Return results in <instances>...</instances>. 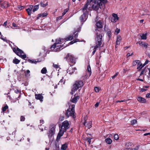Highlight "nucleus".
Returning <instances> with one entry per match:
<instances>
[{
	"label": "nucleus",
	"instance_id": "36",
	"mask_svg": "<svg viewBox=\"0 0 150 150\" xmlns=\"http://www.w3.org/2000/svg\"><path fill=\"white\" fill-rule=\"evenodd\" d=\"M47 70L45 67H44L41 70V73L42 74H45L47 73Z\"/></svg>",
	"mask_w": 150,
	"mask_h": 150
},
{
	"label": "nucleus",
	"instance_id": "1",
	"mask_svg": "<svg viewBox=\"0 0 150 150\" xmlns=\"http://www.w3.org/2000/svg\"><path fill=\"white\" fill-rule=\"evenodd\" d=\"M62 39L59 38L58 39H56L55 42L50 47L51 50H53L55 52H58L63 48L67 47L68 45H64V44L62 45H57L58 44H62V42H63L64 40H62Z\"/></svg>",
	"mask_w": 150,
	"mask_h": 150
},
{
	"label": "nucleus",
	"instance_id": "10",
	"mask_svg": "<svg viewBox=\"0 0 150 150\" xmlns=\"http://www.w3.org/2000/svg\"><path fill=\"white\" fill-rule=\"evenodd\" d=\"M92 1H93V0L92 1L91 0H87L86 4L85 5L84 7L83 8L82 10L83 12H84L85 11V12H86L88 13V11L87 10L88 6L89 5L91 6V2Z\"/></svg>",
	"mask_w": 150,
	"mask_h": 150
},
{
	"label": "nucleus",
	"instance_id": "40",
	"mask_svg": "<svg viewBox=\"0 0 150 150\" xmlns=\"http://www.w3.org/2000/svg\"><path fill=\"white\" fill-rule=\"evenodd\" d=\"M26 10L29 16H30L31 14V11L29 9L27 8L26 9Z\"/></svg>",
	"mask_w": 150,
	"mask_h": 150
},
{
	"label": "nucleus",
	"instance_id": "35",
	"mask_svg": "<svg viewBox=\"0 0 150 150\" xmlns=\"http://www.w3.org/2000/svg\"><path fill=\"white\" fill-rule=\"evenodd\" d=\"M139 62V60H136L135 61H134L133 62L132 64V65L133 66H135L136 65H137L138 64Z\"/></svg>",
	"mask_w": 150,
	"mask_h": 150
},
{
	"label": "nucleus",
	"instance_id": "34",
	"mask_svg": "<svg viewBox=\"0 0 150 150\" xmlns=\"http://www.w3.org/2000/svg\"><path fill=\"white\" fill-rule=\"evenodd\" d=\"M79 40L78 39H76L75 40H73L71 41L69 43V45H72L74 43H76Z\"/></svg>",
	"mask_w": 150,
	"mask_h": 150
},
{
	"label": "nucleus",
	"instance_id": "18",
	"mask_svg": "<svg viewBox=\"0 0 150 150\" xmlns=\"http://www.w3.org/2000/svg\"><path fill=\"white\" fill-rule=\"evenodd\" d=\"M133 145V143L131 142H126L125 144V148L126 149H131L132 145Z\"/></svg>",
	"mask_w": 150,
	"mask_h": 150
},
{
	"label": "nucleus",
	"instance_id": "15",
	"mask_svg": "<svg viewBox=\"0 0 150 150\" xmlns=\"http://www.w3.org/2000/svg\"><path fill=\"white\" fill-rule=\"evenodd\" d=\"M96 25L97 27L96 29H97L98 30V28H102L103 27V23L100 21H99L98 22H96ZM98 30V31H100V30Z\"/></svg>",
	"mask_w": 150,
	"mask_h": 150
},
{
	"label": "nucleus",
	"instance_id": "59",
	"mask_svg": "<svg viewBox=\"0 0 150 150\" xmlns=\"http://www.w3.org/2000/svg\"><path fill=\"white\" fill-rule=\"evenodd\" d=\"M120 29H118L117 28L115 30V32H116L117 34L120 31Z\"/></svg>",
	"mask_w": 150,
	"mask_h": 150
},
{
	"label": "nucleus",
	"instance_id": "51",
	"mask_svg": "<svg viewBox=\"0 0 150 150\" xmlns=\"http://www.w3.org/2000/svg\"><path fill=\"white\" fill-rule=\"evenodd\" d=\"M76 32L75 31L74 33V36L75 38H77L78 37V33H76Z\"/></svg>",
	"mask_w": 150,
	"mask_h": 150
},
{
	"label": "nucleus",
	"instance_id": "45",
	"mask_svg": "<svg viewBox=\"0 0 150 150\" xmlns=\"http://www.w3.org/2000/svg\"><path fill=\"white\" fill-rule=\"evenodd\" d=\"M114 138L116 140H117L119 139V136L118 135L116 134H115L114 135Z\"/></svg>",
	"mask_w": 150,
	"mask_h": 150
},
{
	"label": "nucleus",
	"instance_id": "39",
	"mask_svg": "<svg viewBox=\"0 0 150 150\" xmlns=\"http://www.w3.org/2000/svg\"><path fill=\"white\" fill-rule=\"evenodd\" d=\"M8 108V106L7 105H6L4 107L2 108V110L3 111V112H5Z\"/></svg>",
	"mask_w": 150,
	"mask_h": 150
},
{
	"label": "nucleus",
	"instance_id": "53",
	"mask_svg": "<svg viewBox=\"0 0 150 150\" xmlns=\"http://www.w3.org/2000/svg\"><path fill=\"white\" fill-rule=\"evenodd\" d=\"M95 91L96 92H98L99 91V88L98 87H96L95 88Z\"/></svg>",
	"mask_w": 150,
	"mask_h": 150
},
{
	"label": "nucleus",
	"instance_id": "60",
	"mask_svg": "<svg viewBox=\"0 0 150 150\" xmlns=\"http://www.w3.org/2000/svg\"><path fill=\"white\" fill-rule=\"evenodd\" d=\"M33 5H30L29 7L28 8L31 11H32V9H33Z\"/></svg>",
	"mask_w": 150,
	"mask_h": 150
},
{
	"label": "nucleus",
	"instance_id": "5",
	"mask_svg": "<svg viewBox=\"0 0 150 150\" xmlns=\"http://www.w3.org/2000/svg\"><path fill=\"white\" fill-rule=\"evenodd\" d=\"M13 52L21 58L22 59H25L26 58V55L25 54L22 55V54H24V53L23 51L20 49L18 47H17L16 48V47L13 48Z\"/></svg>",
	"mask_w": 150,
	"mask_h": 150
},
{
	"label": "nucleus",
	"instance_id": "19",
	"mask_svg": "<svg viewBox=\"0 0 150 150\" xmlns=\"http://www.w3.org/2000/svg\"><path fill=\"white\" fill-rule=\"evenodd\" d=\"M86 123V120H85V121L83 123V125L87 127L88 129H90L92 127V122L91 121L88 122H87L86 125H85Z\"/></svg>",
	"mask_w": 150,
	"mask_h": 150
},
{
	"label": "nucleus",
	"instance_id": "22",
	"mask_svg": "<svg viewBox=\"0 0 150 150\" xmlns=\"http://www.w3.org/2000/svg\"><path fill=\"white\" fill-rule=\"evenodd\" d=\"M35 96L36 99L40 100V101H42V99L43 98L41 95L40 94H35Z\"/></svg>",
	"mask_w": 150,
	"mask_h": 150
},
{
	"label": "nucleus",
	"instance_id": "58",
	"mask_svg": "<svg viewBox=\"0 0 150 150\" xmlns=\"http://www.w3.org/2000/svg\"><path fill=\"white\" fill-rule=\"evenodd\" d=\"M147 90V89L144 88H142L140 90V91L142 92H144L146 91Z\"/></svg>",
	"mask_w": 150,
	"mask_h": 150
},
{
	"label": "nucleus",
	"instance_id": "26",
	"mask_svg": "<svg viewBox=\"0 0 150 150\" xmlns=\"http://www.w3.org/2000/svg\"><path fill=\"white\" fill-rule=\"evenodd\" d=\"M40 5L42 7H45L48 5V2L46 0L42 1L40 3Z\"/></svg>",
	"mask_w": 150,
	"mask_h": 150
},
{
	"label": "nucleus",
	"instance_id": "4",
	"mask_svg": "<svg viewBox=\"0 0 150 150\" xmlns=\"http://www.w3.org/2000/svg\"><path fill=\"white\" fill-rule=\"evenodd\" d=\"M75 105L73 104L69 106V108L66 111L65 115L67 118L70 116L75 118L76 117L75 111Z\"/></svg>",
	"mask_w": 150,
	"mask_h": 150
},
{
	"label": "nucleus",
	"instance_id": "44",
	"mask_svg": "<svg viewBox=\"0 0 150 150\" xmlns=\"http://www.w3.org/2000/svg\"><path fill=\"white\" fill-rule=\"evenodd\" d=\"M25 118L24 116H21L20 117V121L22 122L24 121L25 120Z\"/></svg>",
	"mask_w": 150,
	"mask_h": 150
},
{
	"label": "nucleus",
	"instance_id": "28",
	"mask_svg": "<svg viewBox=\"0 0 150 150\" xmlns=\"http://www.w3.org/2000/svg\"><path fill=\"white\" fill-rule=\"evenodd\" d=\"M24 71L25 75L26 77H28L30 76V71L29 70H24Z\"/></svg>",
	"mask_w": 150,
	"mask_h": 150
},
{
	"label": "nucleus",
	"instance_id": "57",
	"mask_svg": "<svg viewBox=\"0 0 150 150\" xmlns=\"http://www.w3.org/2000/svg\"><path fill=\"white\" fill-rule=\"evenodd\" d=\"M55 147H56V149H57V150H59V145H58L57 144H55Z\"/></svg>",
	"mask_w": 150,
	"mask_h": 150
},
{
	"label": "nucleus",
	"instance_id": "38",
	"mask_svg": "<svg viewBox=\"0 0 150 150\" xmlns=\"http://www.w3.org/2000/svg\"><path fill=\"white\" fill-rule=\"evenodd\" d=\"M142 66V64L141 63H140V61H139V62L138 63L137 65V69H138V70L140 69L141 67Z\"/></svg>",
	"mask_w": 150,
	"mask_h": 150
},
{
	"label": "nucleus",
	"instance_id": "64",
	"mask_svg": "<svg viewBox=\"0 0 150 150\" xmlns=\"http://www.w3.org/2000/svg\"><path fill=\"white\" fill-rule=\"evenodd\" d=\"M19 91L18 89H16L15 90V92L16 93H18L19 92Z\"/></svg>",
	"mask_w": 150,
	"mask_h": 150
},
{
	"label": "nucleus",
	"instance_id": "63",
	"mask_svg": "<svg viewBox=\"0 0 150 150\" xmlns=\"http://www.w3.org/2000/svg\"><path fill=\"white\" fill-rule=\"evenodd\" d=\"M99 103H100V102H98L96 103L95 105V106L96 108L98 107V106Z\"/></svg>",
	"mask_w": 150,
	"mask_h": 150
},
{
	"label": "nucleus",
	"instance_id": "24",
	"mask_svg": "<svg viewBox=\"0 0 150 150\" xmlns=\"http://www.w3.org/2000/svg\"><path fill=\"white\" fill-rule=\"evenodd\" d=\"M25 60L26 61L25 62H28L29 63H30L32 64H36L37 63V62H36V60H35L34 59H28V57Z\"/></svg>",
	"mask_w": 150,
	"mask_h": 150
},
{
	"label": "nucleus",
	"instance_id": "6",
	"mask_svg": "<svg viewBox=\"0 0 150 150\" xmlns=\"http://www.w3.org/2000/svg\"><path fill=\"white\" fill-rule=\"evenodd\" d=\"M64 59H66L68 62H70L72 65L76 63L75 58L73 55L70 53L67 54L66 56L64 57Z\"/></svg>",
	"mask_w": 150,
	"mask_h": 150
},
{
	"label": "nucleus",
	"instance_id": "50",
	"mask_svg": "<svg viewBox=\"0 0 150 150\" xmlns=\"http://www.w3.org/2000/svg\"><path fill=\"white\" fill-rule=\"evenodd\" d=\"M97 48H95V46H94V48L93 49V50L92 52V55H94L95 54V53L96 52V49Z\"/></svg>",
	"mask_w": 150,
	"mask_h": 150
},
{
	"label": "nucleus",
	"instance_id": "14",
	"mask_svg": "<svg viewBox=\"0 0 150 150\" xmlns=\"http://www.w3.org/2000/svg\"><path fill=\"white\" fill-rule=\"evenodd\" d=\"M76 67L72 68V67L70 66L68 67V69L67 70V73H69L70 74H72L75 71V70H76Z\"/></svg>",
	"mask_w": 150,
	"mask_h": 150
},
{
	"label": "nucleus",
	"instance_id": "61",
	"mask_svg": "<svg viewBox=\"0 0 150 150\" xmlns=\"http://www.w3.org/2000/svg\"><path fill=\"white\" fill-rule=\"evenodd\" d=\"M18 8L20 10H21L24 8V6H18Z\"/></svg>",
	"mask_w": 150,
	"mask_h": 150
},
{
	"label": "nucleus",
	"instance_id": "41",
	"mask_svg": "<svg viewBox=\"0 0 150 150\" xmlns=\"http://www.w3.org/2000/svg\"><path fill=\"white\" fill-rule=\"evenodd\" d=\"M92 139V137H87L86 139V140L88 142L89 144H90L91 143V140Z\"/></svg>",
	"mask_w": 150,
	"mask_h": 150
},
{
	"label": "nucleus",
	"instance_id": "55",
	"mask_svg": "<svg viewBox=\"0 0 150 150\" xmlns=\"http://www.w3.org/2000/svg\"><path fill=\"white\" fill-rule=\"evenodd\" d=\"M144 69H143V70H142V71L141 72V73L140 74V75L139 76V77H140L142 75V74H144Z\"/></svg>",
	"mask_w": 150,
	"mask_h": 150
},
{
	"label": "nucleus",
	"instance_id": "17",
	"mask_svg": "<svg viewBox=\"0 0 150 150\" xmlns=\"http://www.w3.org/2000/svg\"><path fill=\"white\" fill-rule=\"evenodd\" d=\"M137 99L139 103H144L146 102V99L142 97L139 96Z\"/></svg>",
	"mask_w": 150,
	"mask_h": 150
},
{
	"label": "nucleus",
	"instance_id": "54",
	"mask_svg": "<svg viewBox=\"0 0 150 150\" xmlns=\"http://www.w3.org/2000/svg\"><path fill=\"white\" fill-rule=\"evenodd\" d=\"M126 102V100H117L116 101V103H118L119 102Z\"/></svg>",
	"mask_w": 150,
	"mask_h": 150
},
{
	"label": "nucleus",
	"instance_id": "30",
	"mask_svg": "<svg viewBox=\"0 0 150 150\" xmlns=\"http://www.w3.org/2000/svg\"><path fill=\"white\" fill-rule=\"evenodd\" d=\"M105 142L108 144H110L112 142V140L110 138H108L105 139Z\"/></svg>",
	"mask_w": 150,
	"mask_h": 150
},
{
	"label": "nucleus",
	"instance_id": "23",
	"mask_svg": "<svg viewBox=\"0 0 150 150\" xmlns=\"http://www.w3.org/2000/svg\"><path fill=\"white\" fill-rule=\"evenodd\" d=\"M79 96H75V95L74 96V97L72 99H71V101L73 103H76L78 100L79 99Z\"/></svg>",
	"mask_w": 150,
	"mask_h": 150
},
{
	"label": "nucleus",
	"instance_id": "43",
	"mask_svg": "<svg viewBox=\"0 0 150 150\" xmlns=\"http://www.w3.org/2000/svg\"><path fill=\"white\" fill-rule=\"evenodd\" d=\"M107 34L108 35L109 38V39H110L111 37V31H108L107 32Z\"/></svg>",
	"mask_w": 150,
	"mask_h": 150
},
{
	"label": "nucleus",
	"instance_id": "46",
	"mask_svg": "<svg viewBox=\"0 0 150 150\" xmlns=\"http://www.w3.org/2000/svg\"><path fill=\"white\" fill-rule=\"evenodd\" d=\"M137 122V120H132L131 122V123L133 125L136 123Z\"/></svg>",
	"mask_w": 150,
	"mask_h": 150
},
{
	"label": "nucleus",
	"instance_id": "11",
	"mask_svg": "<svg viewBox=\"0 0 150 150\" xmlns=\"http://www.w3.org/2000/svg\"><path fill=\"white\" fill-rule=\"evenodd\" d=\"M69 124L67 120H65L62 123V128L63 127H64V130L66 131L69 128Z\"/></svg>",
	"mask_w": 150,
	"mask_h": 150
},
{
	"label": "nucleus",
	"instance_id": "48",
	"mask_svg": "<svg viewBox=\"0 0 150 150\" xmlns=\"http://www.w3.org/2000/svg\"><path fill=\"white\" fill-rule=\"evenodd\" d=\"M62 16H59L58 17H57L56 18V20L57 21H59V20H60L61 19H62Z\"/></svg>",
	"mask_w": 150,
	"mask_h": 150
},
{
	"label": "nucleus",
	"instance_id": "52",
	"mask_svg": "<svg viewBox=\"0 0 150 150\" xmlns=\"http://www.w3.org/2000/svg\"><path fill=\"white\" fill-rule=\"evenodd\" d=\"M118 72L116 73L114 75L112 76H111V77L112 79H114L115 77H116L117 76V75H118Z\"/></svg>",
	"mask_w": 150,
	"mask_h": 150
},
{
	"label": "nucleus",
	"instance_id": "16",
	"mask_svg": "<svg viewBox=\"0 0 150 150\" xmlns=\"http://www.w3.org/2000/svg\"><path fill=\"white\" fill-rule=\"evenodd\" d=\"M9 6L8 3L6 1H4L1 3V7L3 8H6Z\"/></svg>",
	"mask_w": 150,
	"mask_h": 150
},
{
	"label": "nucleus",
	"instance_id": "3",
	"mask_svg": "<svg viewBox=\"0 0 150 150\" xmlns=\"http://www.w3.org/2000/svg\"><path fill=\"white\" fill-rule=\"evenodd\" d=\"M97 31H99L97 29H96L95 30V32L96 34V36L95 38V42L96 45H95V48H98L101 47L103 46H101L103 40H102L103 36L102 35L98 34L97 32Z\"/></svg>",
	"mask_w": 150,
	"mask_h": 150
},
{
	"label": "nucleus",
	"instance_id": "29",
	"mask_svg": "<svg viewBox=\"0 0 150 150\" xmlns=\"http://www.w3.org/2000/svg\"><path fill=\"white\" fill-rule=\"evenodd\" d=\"M87 73H88L89 76H90L91 74V67L89 64L87 66Z\"/></svg>",
	"mask_w": 150,
	"mask_h": 150
},
{
	"label": "nucleus",
	"instance_id": "7",
	"mask_svg": "<svg viewBox=\"0 0 150 150\" xmlns=\"http://www.w3.org/2000/svg\"><path fill=\"white\" fill-rule=\"evenodd\" d=\"M55 128L56 126L54 125H52L50 126V129L47 133L49 139H51L52 136L54 134Z\"/></svg>",
	"mask_w": 150,
	"mask_h": 150
},
{
	"label": "nucleus",
	"instance_id": "13",
	"mask_svg": "<svg viewBox=\"0 0 150 150\" xmlns=\"http://www.w3.org/2000/svg\"><path fill=\"white\" fill-rule=\"evenodd\" d=\"M64 131L63 129L62 128L59 130V132L56 138V141L58 142L59 141V139H60L61 137L63 136Z\"/></svg>",
	"mask_w": 150,
	"mask_h": 150
},
{
	"label": "nucleus",
	"instance_id": "2",
	"mask_svg": "<svg viewBox=\"0 0 150 150\" xmlns=\"http://www.w3.org/2000/svg\"><path fill=\"white\" fill-rule=\"evenodd\" d=\"M83 81L80 80L75 81L73 85V88L71 90V93L73 94L75 91L78 90L80 91L82 87L83 86Z\"/></svg>",
	"mask_w": 150,
	"mask_h": 150
},
{
	"label": "nucleus",
	"instance_id": "31",
	"mask_svg": "<svg viewBox=\"0 0 150 150\" xmlns=\"http://www.w3.org/2000/svg\"><path fill=\"white\" fill-rule=\"evenodd\" d=\"M149 62L150 63V62L148 60L146 59V60L145 61L144 64H143V65H142V66L141 67V68L138 70V71H140L141 70V69L144 67L145 65H146V64H148Z\"/></svg>",
	"mask_w": 150,
	"mask_h": 150
},
{
	"label": "nucleus",
	"instance_id": "42",
	"mask_svg": "<svg viewBox=\"0 0 150 150\" xmlns=\"http://www.w3.org/2000/svg\"><path fill=\"white\" fill-rule=\"evenodd\" d=\"M39 127L40 129L42 131H43V127L45 128V127H44V126H42V125H39Z\"/></svg>",
	"mask_w": 150,
	"mask_h": 150
},
{
	"label": "nucleus",
	"instance_id": "9",
	"mask_svg": "<svg viewBox=\"0 0 150 150\" xmlns=\"http://www.w3.org/2000/svg\"><path fill=\"white\" fill-rule=\"evenodd\" d=\"M83 14L80 17V20L82 24L88 18V13L87 12L84 11Z\"/></svg>",
	"mask_w": 150,
	"mask_h": 150
},
{
	"label": "nucleus",
	"instance_id": "8",
	"mask_svg": "<svg viewBox=\"0 0 150 150\" xmlns=\"http://www.w3.org/2000/svg\"><path fill=\"white\" fill-rule=\"evenodd\" d=\"M91 2V6L92 7L93 10H97L98 9L99 7L101 9L104 8L103 6H101L100 4L99 3V2H94V1H92Z\"/></svg>",
	"mask_w": 150,
	"mask_h": 150
},
{
	"label": "nucleus",
	"instance_id": "62",
	"mask_svg": "<svg viewBox=\"0 0 150 150\" xmlns=\"http://www.w3.org/2000/svg\"><path fill=\"white\" fill-rule=\"evenodd\" d=\"M146 98H150V93H148L146 95Z\"/></svg>",
	"mask_w": 150,
	"mask_h": 150
},
{
	"label": "nucleus",
	"instance_id": "37",
	"mask_svg": "<svg viewBox=\"0 0 150 150\" xmlns=\"http://www.w3.org/2000/svg\"><path fill=\"white\" fill-rule=\"evenodd\" d=\"M146 34H143L141 36V38L142 40H146Z\"/></svg>",
	"mask_w": 150,
	"mask_h": 150
},
{
	"label": "nucleus",
	"instance_id": "33",
	"mask_svg": "<svg viewBox=\"0 0 150 150\" xmlns=\"http://www.w3.org/2000/svg\"><path fill=\"white\" fill-rule=\"evenodd\" d=\"M39 5H36L33 6V12H34L35 11H37L39 8Z\"/></svg>",
	"mask_w": 150,
	"mask_h": 150
},
{
	"label": "nucleus",
	"instance_id": "56",
	"mask_svg": "<svg viewBox=\"0 0 150 150\" xmlns=\"http://www.w3.org/2000/svg\"><path fill=\"white\" fill-rule=\"evenodd\" d=\"M59 83H61V84H64L65 83V81H64L63 82V80L62 79L59 81Z\"/></svg>",
	"mask_w": 150,
	"mask_h": 150
},
{
	"label": "nucleus",
	"instance_id": "27",
	"mask_svg": "<svg viewBox=\"0 0 150 150\" xmlns=\"http://www.w3.org/2000/svg\"><path fill=\"white\" fill-rule=\"evenodd\" d=\"M68 146V144L67 143H65L62 145L61 149L62 150H66Z\"/></svg>",
	"mask_w": 150,
	"mask_h": 150
},
{
	"label": "nucleus",
	"instance_id": "21",
	"mask_svg": "<svg viewBox=\"0 0 150 150\" xmlns=\"http://www.w3.org/2000/svg\"><path fill=\"white\" fill-rule=\"evenodd\" d=\"M47 12H44L42 13L39 14L36 18V20H38L40 17H43L47 16Z\"/></svg>",
	"mask_w": 150,
	"mask_h": 150
},
{
	"label": "nucleus",
	"instance_id": "20",
	"mask_svg": "<svg viewBox=\"0 0 150 150\" xmlns=\"http://www.w3.org/2000/svg\"><path fill=\"white\" fill-rule=\"evenodd\" d=\"M139 43L141 46H143L144 47L146 48L147 47L148 44L145 42L143 41H139L137 42V44Z\"/></svg>",
	"mask_w": 150,
	"mask_h": 150
},
{
	"label": "nucleus",
	"instance_id": "25",
	"mask_svg": "<svg viewBox=\"0 0 150 150\" xmlns=\"http://www.w3.org/2000/svg\"><path fill=\"white\" fill-rule=\"evenodd\" d=\"M73 39V35H69L66 38L63 39L62 40H64V41L66 42L65 40L68 41L71 40Z\"/></svg>",
	"mask_w": 150,
	"mask_h": 150
},
{
	"label": "nucleus",
	"instance_id": "47",
	"mask_svg": "<svg viewBox=\"0 0 150 150\" xmlns=\"http://www.w3.org/2000/svg\"><path fill=\"white\" fill-rule=\"evenodd\" d=\"M68 10L67 9H66L64 10L63 12L62 13V16H64L66 13L68 11Z\"/></svg>",
	"mask_w": 150,
	"mask_h": 150
},
{
	"label": "nucleus",
	"instance_id": "49",
	"mask_svg": "<svg viewBox=\"0 0 150 150\" xmlns=\"http://www.w3.org/2000/svg\"><path fill=\"white\" fill-rule=\"evenodd\" d=\"M53 67L56 68V69H57L59 68V65L57 64H53Z\"/></svg>",
	"mask_w": 150,
	"mask_h": 150
},
{
	"label": "nucleus",
	"instance_id": "32",
	"mask_svg": "<svg viewBox=\"0 0 150 150\" xmlns=\"http://www.w3.org/2000/svg\"><path fill=\"white\" fill-rule=\"evenodd\" d=\"M20 62V61L15 58L13 59V62L16 64H18Z\"/></svg>",
	"mask_w": 150,
	"mask_h": 150
},
{
	"label": "nucleus",
	"instance_id": "12",
	"mask_svg": "<svg viewBox=\"0 0 150 150\" xmlns=\"http://www.w3.org/2000/svg\"><path fill=\"white\" fill-rule=\"evenodd\" d=\"M119 20V18L117 14L113 13L112 14V17L111 19V21L112 23H115Z\"/></svg>",
	"mask_w": 150,
	"mask_h": 150
}]
</instances>
